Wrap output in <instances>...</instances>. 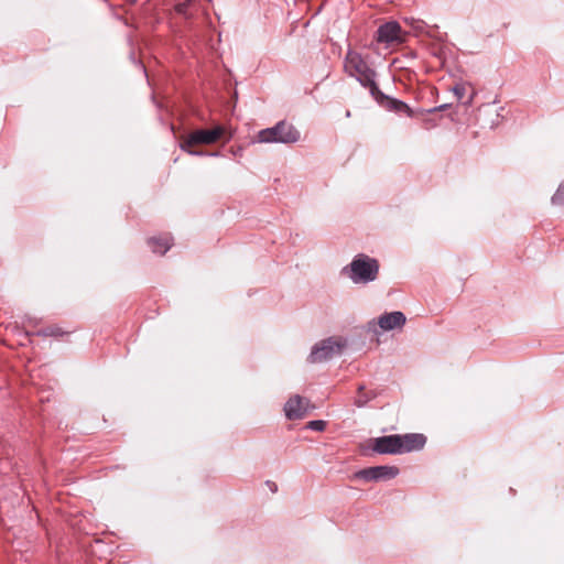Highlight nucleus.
Returning a JSON list of instances; mask_svg holds the SVG:
<instances>
[{
  "mask_svg": "<svg viewBox=\"0 0 564 564\" xmlns=\"http://www.w3.org/2000/svg\"><path fill=\"white\" fill-rule=\"evenodd\" d=\"M344 70L364 88H367L370 95L382 97V91L377 84V72L359 52L348 48L344 58Z\"/></svg>",
  "mask_w": 564,
  "mask_h": 564,
  "instance_id": "obj_1",
  "label": "nucleus"
},
{
  "mask_svg": "<svg viewBox=\"0 0 564 564\" xmlns=\"http://www.w3.org/2000/svg\"><path fill=\"white\" fill-rule=\"evenodd\" d=\"M341 272L355 284H367L377 279L379 262L365 253H358L348 265L343 268Z\"/></svg>",
  "mask_w": 564,
  "mask_h": 564,
  "instance_id": "obj_2",
  "label": "nucleus"
},
{
  "mask_svg": "<svg viewBox=\"0 0 564 564\" xmlns=\"http://www.w3.org/2000/svg\"><path fill=\"white\" fill-rule=\"evenodd\" d=\"M300 131L286 121H279L275 126L262 129L257 134L259 143H295L300 140Z\"/></svg>",
  "mask_w": 564,
  "mask_h": 564,
  "instance_id": "obj_3",
  "label": "nucleus"
},
{
  "mask_svg": "<svg viewBox=\"0 0 564 564\" xmlns=\"http://www.w3.org/2000/svg\"><path fill=\"white\" fill-rule=\"evenodd\" d=\"M347 340L341 337H328L316 343L307 357L311 364H319L341 354Z\"/></svg>",
  "mask_w": 564,
  "mask_h": 564,
  "instance_id": "obj_4",
  "label": "nucleus"
},
{
  "mask_svg": "<svg viewBox=\"0 0 564 564\" xmlns=\"http://www.w3.org/2000/svg\"><path fill=\"white\" fill-rule=\"evenodd\" d=\"M225 129L221 126H217L213 129H198L191 132L180 144L181 150H187L197 144H214L224 134Z\"/></svg>",
  "mask_w": 564,
  "mask_h": 564,
  "instance_id": "obj_5",
  "label": "nucleus"
},
{
  "mask_svg": "<svg viewBox=\"0 0 564 564\" xmlns=\"http://www.w3.org/2000/svg\"><path fill=\"white\" fill-rule=\"evenodd\" d=\"M406 317L405 315L400 311H394L390 313H384L380 315L377 319V322L371 321L369 322V328L372 329L375 333L377 330L372 328L375 325H378L379 328L382 332H389L397 328H402L405 325Z\"/></svg>",
  "mask_w": 564,
  "mask_h": 564,
  "instance_id": "obj_6",
  "label": "nucleus"
},
{
  "mask_svg": "<svg viewBox=\"0 0 564 564\" xmlns=\"http://www.w3.org/2000/svg\"><path fill=\"white\" fill-rule=\"evenodd\" d=\"M399 474L395 466H375L355 473L354 477L366 481L392 479Z\"/></svg>",
  "mask_w": 564,
  "mask_h": 564,
  "instance_id": "obj_7",
  "label": "nucleus"
},
{
  "mask_svg": "<svg viewBox=\"0 0 564 564\" xmlns=\"http://www.w3.org/2000/svg\"><path fill=\"white\" fill-rule=\"evenodd\" d=\"M400 434H392L375 438L373 451L379 454H401Z\"/></svg>",
  "mask_w": 564,
  "mask_h": 564,
  "instance_id": "obj_8",
  "label": "nucleus"
},
{
  "mask_svg": "<svg viewBox=\"0 0 564 564\" xmlns=\"http://www.w3.org/2000/svg\"><path fill=\"white\" fill-rule=\"evenodd\" d=\"M371 97L382 107H384L389 111H393L397 113H404L408 117L412 118L414 116L413 110L410 108L408 104L404 101L390 97L382 93V97L377 95H371Z\"/></svg>",
  "mask_w": 564,
  "mask_h": 564,
  "instance_id": "obj_9",
  "label": "nucleus"
},
{
  "mask_svg": "<svg viewBox=\"0 0 564 564\" xmlns=\"http://www.w3.org/2000/svg\"><path fill=\"white\" fill-rule=\"evenodd\" d=\"M307 411L308 400L297 394L290 398L284 405V413L289 420H300L306 415Z\"/></svg>",
  "mask_w": 564,
  "mask_h": 564,
  "instance_id": "obj_10",
  "label": "nucleus"
},
{
  "mask_svg": "<svg viewBox=\"0 0 564 564\" xmlns=\"http://www.w3.org/2000/svg\"><path fill=\"white\" fill-rule=\"evenodd\" d=\"M401 34V26L395 21L386 22L377 30L376 40L379 43L390 45L391 43L399 42Z\"/></svg>",
  "mask_w": 564,
  "mask_h": 564,
  "instance_id": "obj_11",
  "label": "nucleus"
},
{
  "mask_svg": "<svg viewBox=\"0 0 564 564\" xmlns=\"http://www.w3.org/2000/svg\"><path fill=\"white\" fill-rule=\"evenodd\" d=\"M401 438V454L420 451L424 447L426 437L420 433H409L400 435Z\"/></svg>",
  "mask_w": 564,
  "mask_h": 564,
  "instance_id": "obj_12",
  "label": "nucleus"
},
{
  "mask_svg": "<svg viewBox=\"0 0 564 564\" xmlns=\"http://www.w3.org/2000/svg\"><path fill=\"white\" fill-rule=\"evenodd\" d=\"M173 239L171 236L152 237L148 240V245L154 253L164 254L172 247Z\"/></svg>",
  "mask_w": 564,
  "mask_h": 564,
  "instance_id": "obj_13",
  "label": "nucleus"
},
{
  "mask_svg": "<svg viewBox=\"0 0 564 564\" xmlns=\"http://www.w3.org/2000/svg\"><path fill=\"white\" fill-rule=\"evenodd\" d=\"M364 389H365L364 386H359V388H358L359 395L355 400V405L358 408L365 406L372 398H375V393H370V394L364 393Z\"/></svg>",
  "mask_w": 564,
  "mask_h": 564,
  "instance_id": "obj_14",
  "label": "nucleus"
},
{
  "mask_svg": "<svg viewBox=\"0 0 564 564\" xmlns=\"http://www.w3.org/2000/svg\"><path fill=\"white\" fill-rule=\"evenodd\" d=\"M65 333L59 328V327H56V326H53V327H46V328H43V329H40L39 332H36V335L37 336H42V337H58V336H63Z\"/></svg>",
  "mask_w": 564,
  "mask_h": 564,
  "instance_id": "obj_15",
  "label": "nucleus"
},
{
  "mask_svg": "<svg viewBox=\"0 0 564 564\" xmlns=\"http://www.w3.org/2000/svg\"><path fill=\"white\" fill-rule=\"evenodd\" d=\"M551 202L553 205H564V184H560Z\"/></svg>",
  "mask_w": 564,
  "mask_h": 564,
  "instance_id": "obj_16",
  "label": "nucleus"
},
{
  "mask_svg": "<svg viewBox=\"0 0 564 564\" xmlns=\"http://www.w3.org/2000/svg\"><path fill=\"white\" fill-rule=\"evenodd\" d=\"M452 91L454 93L455 97L462 101L464 99V96L466 94V85L464 83H457L453 88Z\"/></svg>",
  "mask_w": 564,
  "mask_h": 564,
  "instance_id": "obj_17",
  "label": "nucleus"
},
{
  "mask_svg": "<svg viewBox=\"0 0 564 564\" xmlns=\"http://www.w3.org/2000/svg\"><path fill=\"white\" fill-rule=\"evenodd\" d=\"M325 427H326V422L323 420H314V421H310L307 423V429L313 430V431L322 432L325 430Z\"/></svg>",
  "mask_w": 564,
  "mask_h": 564,
  "instance_id": "obj_18",
  "label": "nucleus"
},
{
  "mask_svg": "<svg viewBox=\"0 0 564 564\" xmlns=\"http://www.w3.org/2000/svg\"><path fill=\"white\" fill-rule=\"evenodd\" d=\"M185 152H187L189 155H193V156H204V155H209V156H218V152H212V153H207V152H204V151H198V150H193L192 148H187V150H184Z\"/></svg>",
  "mask_w": 564,
  "mask_h": 564,
  "instance_id": "obj_19",
  "label": "nucleus"
},
{
  "mask_svg": "<svg viewBox=\"0 0 564 564\" xmlns=\"http://www.w3.org/2000/svg\"><path fill=\"white\" fill-rule=\"evenodd\" d=\"M447 107H448V105H447V104H444V105H441V106H438V107H435V108L430 109V110H429V112H435V111H437V110H445Z\"/></svg>",
  "mask_w": 564,
  "mask_h": 564,
  "instance_id": "obj_20",
  "label": "nucleus"
},
{
  "mask_svg": "<svg viewBox=\"0 0 564 564\" xmlns=\"http://www.w3.org/2000/svg\"><path fill=\"white\" fill-rule=\"evenodd\" d=\"M268 485L270 486V489H271L273 492H275V491L278 490V487H276V485H275L274 482H270V481H268Z\"/></svg>",
  "mask_w": 564,
  "mask_h": 564,
  "instance_id": "obj_21",
  "label": "nucleus"
},
{
  "mask_svg": "<svg viewBox=\"0 0 564 564\" xmlns=\"http://www.w3.org/2000/svg\"><path fill=\"white\" fill-rule=\"evenodd\" d=\"M473 102V96H470L466 101H464L465 105L469 106Z\"/></svg>",
  "mask_w": 564,
  "mask_h": 564,
  "instance_id": "obj_22",
  "label": "nucleus"
}]
</instances>
